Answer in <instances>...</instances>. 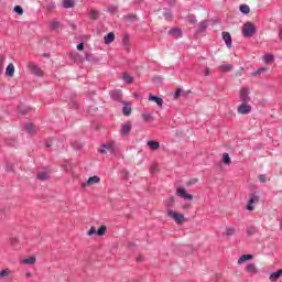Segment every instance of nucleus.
<instances>
[{
	"label": "nucleus",
	"instance_id": "obj_1",
	"mask_svg": "<svg viewBox=\"0 0 282 282\" xmlns=\"http://www.w3.org/2000/svg\"><path fill=\"white\" fill-rule=\"evenodd\" d=\"M167 217L174 219L176 224H184V221H186V219L184 218V214L175 212L173 209H167Z\"/></svg>",
	"mask_w": 282,
	"mask_h": 282
},
{
	"label": "nucleus",
	"instance_id": "obj_2",
	"mask_svg": "<svg viewBox=\"0 0 282 282\" xmlns=\"http://www.w3.org/2000/svg\"><path fill=\"white\" fill-rule=\"evenodd\" d=\"M254 32H257V28L254 26V24L247 22L243 26H242V34L243 36H246L247 39H250L251 36H254Z\"/></svg>",
	"mask_w": 282,
	"mask_h": 282
},
{
	"label": "nucleus",
	"instance_id": "obj_3",
	"mask_svg": "<svg viewBox=\"0 0 282 282\" xmlns=\"http://www.w3.org/2000/svg\"><path fill=\"white\" fill-rule=\"evenodd\" d=\"M107 232V226H101L98 230H96V227H91L88 231L87 235L88 237H91V235H97L98 237H102Z\"/></svg>",
	"mask_w": 282,
	"mask_h": 282
},
{
	"label": "nucleus",
	"instance_id": "obj_4",
	"mask_svg": "<svg viewBox=\"0 0 282 282\" xmlns=\"http://www.w3.org/2000/svg\"><path fill=\"white\" fill-rule=\"evenodd\" d=\"M250 111H252V106H250L248 104H241L237 108V112L240 116H248V113H250Z\"/></svg>",
	"mask_w": 282,
	"mask_h": 282
},
{
	"label": "nucleus",
	"instance_id": "obj_5",
	"mask_svg": "<svg viewBox=\"0 0 282 282\" xmlns=\"http://www.w3.org/2000/svg\"><path fill=\"white\" fill-rule=\"evenodd\" d=\"M28 68L30 69L31 74H34L35 76H43V70L36 65L35 63L30 62L28 64Z\"/></svg>",
	"mask_w": 282,
	"mask_h": 282
},
{
	"label": "nucleus",
	"instance_id": "obj_6",
	"mask_svg": "<svg viewBox=\"0 0 282 282\" xmlns=\"http://www.w3.org/2000/svg\"><path fill=\"white\" fill-rule=\"evenodd\" d=\"M176 195H177L178 197H182L183 199H188V200H192V199H193V195H192V194H187V193H186V188H184V187H178V188L176 189Z\"/></svg>",
	"mask_w": 282,
	"mask_h": 282
},
{
	"label": "nucleus",
	"instance_id": "obj_7",
	"mask_svg": "<svg viewBox=\"0 0 282 282\" xmlns=\"http://www.w3.org/2000/svg\"><path fill=\"white\" fill-rule=\"evenodd\" d=\"M240 100H241V104L250 102L251 98H250V95H248V88L240 89Z\"/></svg>",
	"mask_w": 282,
	"mask_h": 282
},
{
	"label": "nucleus",
	"instance_id": "obj_8",
	"mask_svg": "<svg viewBox=\"0 0 282 282\" xmlns=\"http://www.w3.org/2000/svg\"><path fill=\"white\" fill-rule=\"evenodd\" d=\"M99 153H113V142H107L106 144L101 145Z\"/></svg>",
	"mask_w": 282,
	"mask_h": 282
},
{
	"label": "nucleus",
	"instance_id": "obj_9",
	"mask_svg": "<svg viewBox=\"0 0 282 282\" xmlns=\"http://www.w3.org/2000/svg\"><path fill=\"white\" fill-rule=\"evenodd\" d=\"M254 204H259V197L252 194L247 205V210H254Z\"/></svg>",
	"mask_w": 282,
	"mask_h": 282
},
{
	"label": "nucleus",
	"instance_id": "obj_10",
	"mask_svg": "<svg viewBox=\"0 0 282 282\" xmlns=\"http://www.w3.org/2000/svg\"><path fill=\"white\" fill-rule=\"evenodd\" d=\"M99 182H100V177L91 176L88 178L86 183L82 184V187L85 188V186H94V184H98Z\"/></svg>",
	"mask_w": 282,
	"mask_h": 282
},
{
	"label": "nucleus",
	"instance_id": "obj_11",
	"mask_svg": "<svg viewBox=\"0 0 282 282\" xmlns=\"http://www.w3.org/2000/svg\"><path fill=\"white\" fill-rule=\"evenodd\" d=\"M131 129H132V126H131L130 121L123 123L121 126V134L122 135H129V133H131Z\"/></svg>",
	"mask_w": 282,
	"mask_h": 282
},
{
	"label": "nucleus",
	"instance_id": "obj_12",
	"mask_svg": "<svg viewBox=\"0 0 282 282\" xmlns=\"http://www.w3.org/2000/svg\"><path fill=\"white\" fill-rule=\"evenodd\" d=\"M223 40L225 41L227 47H232V36L228 32H223Z\"/></svg>",
	"mask_w": 282,
	"mask_h": 282
},
{
	"label": "nucleus",
	"instance_id": "obj_13",
	"mask_svg": "<svg viewBox=\"0 0 282 282\" xmlns=\"http://www.w3.org/2000/svg\"><path fill=\"white\" fill-rule=\"evenodd\" d=\"M20 263L23 265H34L36 263V257L31 256L30 258L20 260Z\"/></svg>",
	"mask_w": 282,
	"mask_h": 282
},
{
	"label": "nucleus",
	"instance_id": "obj_14",
	"mask_svg": "<svg viewBox=\"0 0 282 282\" xmlns=\"http://www.w3.org/2000/svg\"><path fill=\"white\" fill-rule=\"evenodd\" d=\"M149 100H150L151 102H156V105H158L159 107H162V105H164V100H163L161 97L153 96V95H151V94H150V96H149Z\"/></svg>",
	"mask_w": 282,
	"mask_h": 282
},
{
	"label": "nucleus",
	"instance_id": "obj_15",
	"mask_svg": "<svg viewBox=\"0 0 282 282\" xmlns=\"http://www.w3.org/2000/svg\"><path fill=\"white\" fill-rule=\"evenodd\" d=\"M281 275H282V269L271 273L270 276H269V280L272 281V282L279 281V279H281Z\"/></svg>",
	"mask_w": 282,
	"mask_h": 282
},
{
	"label": "nucleus",
	"instance_id": "obj_16",
	"mask_svg": "<svg viewBox=\"0 0 282 282\" xmlns=\"http://www.w3.org/2000/svg\"><path fill=\"white\" fill-rule=\"evenodd\" d=\"M113 41H116V34H113V32L108 33L107 36H105L104 39V43H106V45H109V43H113Z\"/></svg>",
	"mask_w": 282,
	"mask_h": 282
},
{
	"label": "nucleus",
	"instance_id": "obj_17",
	"mask_svg": "<svg viewBox=\"0 0 282 282\" xmlns=\"http://www.w3.org/2000/svg\"><path fill=\"white\" fill-rule=\"evenodd\" d=\"M246 271H247L249 274H257V272H259V269H257V265L250 263V264H247Z\"/></svg>",
	"mask_w": 282,
	"mask_h": 282
},
{
	"label": "nucleus",
	"instance_id": "obj_18",
	"mask_svg": "<svg viewBox=\"0 0 282 282\" xmlns=\"http://www.w3.org/2000/svg\"><path fill=\"white\" fill-rule=\"evenodd\" d=\"M251 259H254V256L252 254H243L238 259V263H246V261H251Z\"/></svg>",
	"mask_w": 282,
	"mask_h": 282
},
{
	"label": "nucleus",
	"instance_id": "obj_19",
	"mask_svg": "<svg viewBox=\"0 0 282 282\" xmlns=\"http://www.w3.org/2000/svg\"><path fill=\"white\" fill-rule=\"evenodd\" d=\"M6 74L9 76V78H12L14 76V64H9L6 68Z\"/></svg>",
	"mask_w": 282,
	"mask_h": 282
},
{
	"label": "nucleus",
	"instance_id": "obj_20",
	"mask_svg": "<svg viewBox=\"0 0 282 282\" xmlns=\"http://www.w3.org/2000/svg\"><path fill=\"white\" fill-rule=\"evenodd\" d=\"M262 61L267 65H270V63L274 62V55L273 54H267V55L263 56Z\"/></svg>",
	"mask_w": 282,
	"mask_h": 282
},
{
	"label": "nucleus",
	"instance_id": "obj_21",
	"mask_svg": "<svg viewBox=\"0 0 282 282\" xmlns=\"http://www.w3.org/2000/svg\"><path fill=\"white\" fill-rule=\"evenodd\" d=\"M148 147H150V149L152 151H158V149H160V142H158V141H148Z\"/></svg>",
	"mask_w": 282,
	"mask_h": 282
},
{
	"label": "nucleus",
	"instance_id": "obj_22",
	"mask_svg": "<svg viewBox=\"0 0 282 282\" xmlns=\"http://www.w3.org/2000/svg\"><path fill=\"white\" fill-rule=\"evenodd\" d=\"M124 83H127L128 85H131V83H133V77L127 73H123V76H122Z\"/></svg>",
	"mask_w": 282,
	"mask_h": 282
},
{
	"label": "nucleus",
	"instance_id": "obj_23",
	"mask_svg": "<svg viewBox=\"0 0 282 282\" xmlns=\"http://www.w3.org/2000/svg\"><path fill=\"white\" fill-rule=\"evenodd\" d=\"M25 130L28 131V133H30L31 135H34V133H36V130L34 129V126L32 123H28L25 126Z\"/></svg>",
	"mask_w": 282,
	"mask_h": 282
},
{
	"label": "nucleus",
	"instance_id": "obj_24",
	"mask_svg": "<svg viewBox=\"0 0 282 282\" xmlns=\"http://www.w3.org/2000/svg\"><path fill=\"white\" fill-rule=\"evenodd\" d=\"M74 6H75V2H74V0H64L63 1V8H74Z\"/></svg>",
	"mask_w": 282,
	"mask_h": 282
},
{
	"label": "nucleus",
	"instance_id": "obj_25",
	"mask_svg": "<svg viewBox=\"0 0 282 282\" xmlns=\"http://www.w3.org/2000/svg\"><path fill=\"white\" fill-rule=\"evenodd\" d=\"M50 28L51 30H58V28H61V22L53 20L50 22Z\"/></svg>",
	"mask_w": 282,
	"mask_h": 282
},
{
	"label": "nucleus",
	"instance_id": "obj_26",
	"mask_svg": "<svg viewBox=\"0 0 282 282\" xmlns=\"http://www.w3.org/2000/svg\"><path fill=\"white\" fill-rule=\"evenodd\" d=\"M206 28H208V22L203 21L198 24V32H206Z\"/></svg>",
	"mask_w": 282,
	"mask_h": 282
},
{
	"label": "nucleus",
	"instance_id": "obj_27",
	"mask_svg": "<svg viewBox=\"0 0 282 282\" xmlns=\"http://www.w3.org/2000/svg\"><path fill=\"white\" fill-rule=\"evenodd\" d=\"M223 162H224V164H231V162H232V160L230 159V154H228V153H224L223 154Z\"/></svg>",
	"mask_w": 282,
	"mask_h": 282
},
{
	"label": "nucleus",
	"instance_id": "obj_28",
	"mask_svg": "<svg viewBox=\"0 0 282 282\" xmlns=\"http://www.w3.org/2000/svg\"><path fill=\"white\" fill-rule=\"evenodd\" d=\"M50 174H47V172H40L37 174V178H40L42 182H45V180H48Z\"/></svg>",
	"mask_w": 282,
	"mask_h": 282
},
{
	"label": "nucleus",
	"instance_id": "obj_29",
	"mask_svg": "<svg viewBox=\"0 0 282 282\" xmlns=\"http://www.w3.org/2000/svg\"><path fill=\"white\" fill-rule=\"evenodd\" d=\"M235 232H236L235 227H226L225 229V235H227V237H232Z\"/></svg>",
	"mask_w": 282,
	"mask_h": 282
},
{
	"label": "nucleus",
	"instance_id": "obj_30",
	"mask_svg": "<svg viewBox=\"0 0 282 282\" xmlns=\"http://www.w3.org/2000/svg\"><path fill=\"white\" fill-rule=\"evenodd\" d=\"M240 12H242L243 14H250V7L248 4H241Z\"/></svg>",
	"mask_w": 282,
	"mask_h": 282
},
{
	"label": "nucleus",
	"instance_id": "obj_31",
	"mask_svg": "<svg viewBox=\"0 0 282 282\" xmlns=\"http://www.w3.org/2000/svg\"><path fill=\"white\" fill-rule=\"evenodd\" d=\"M123 116H131V107L127 106V102H123Z\"/></svg>",
	"mask_w": 282,
	"mask_h": 282
},
{
	"label": "nucleus",
	"instance_id": "obj_32",
	"mask_svg": "<svg viewBox=\"0 0 282 282\" xmlns=\"http://www.w3.org/2000/svg\"><path fill=\"white\" fill-rule=\"evenodd\" d=\"M7 276H10V269L0 271V279H6Z\"/></svg>",
	"mask_w": 282,
	"mask_h": 282
},
{
	"label": "nucleus",
	"instance_id": "obj_33",
	"mask_svg": "<svg viewBox=\"0 0 282 282\" xmlns=\"http://www.w3.org/2000/svg\"><path fill=\"white\" fill-rule=\"evenodd\" d=\"M221 72H230L232 69V65L230 64H224L220 66Z\"/></svg>",
	"mask_w": 282,
	"mask_h": 282
},
{
	"label": "nucleus",
	"instance_id": "obj_34",
	"mask_svg": "<svg viewBox=\"0 0 282 282\" xmlns=\"http://www.w3.org/2000/svg\"><path fill=\"white\" fill-rule=\"evenodd\" d=\"M19 111H20V113H22V116H25V113L30 112V108L24 107V106H20Z\"/></svg>",
	"mask_w": 282,
	"mask_h": 282
},
{
	"label": "nucleus",
	"instance_id": "obj_35",
	"mask_svg": "<svg viewBox=\"0 0 282 282\" xmlns=\"http://www.w3.org/2000/svg\"><path fill=\"white\" fill-rule=\"evenodd\" d=\"M47 10H50V12H54V10H56V3L50 2L47 4Z\"/></svg>",
	"mask_w": 282,
	"mask_h": 282
},
{
	"label": "nucleus",
	"instance_id": "obj_36",
	"mask_svg": "<svg viewBox=\"0 0 282 282\" xmlns=\"http://www.w3.org/2000/svg\"><path fill=\"white\" fill-rule=\"evenodd\" d=\"M90 19H93L94 21H96V19H98V11L91 10V11H90Z\"/></svg>",
	"mask_w": 282,
	"mask_h": 282
},
{
	"label": "nucleus",
	"instance_id": "obj_37",
	"mask_svg": "<svg viewBox=\"0 0 282 282\" xmlns=\"http://www.w3.org/2000/svg\"><path fill=\"white\" fill-rule=\"evenodd\" d=\"M13 10L17 12V14H23V8H21V6H15Z\"/></svg>",
	"mask_w": 282,
	"mask_h": 282
},
{
	"label": "nucleus",
	"instance_id": "obj_38",
	"mask_svg": "<svg viewBox=\"0 0 282 282\" xmlns=\"http://www.w3.org/2000/svg\"><path fill=\"white\" fill-rule=\"evenodd\" d=\"M187 22L189 25H195V23H197V19H195V17H189L187 18Z\"/></svg>",
	"mask_w": 282,
	"mask_h": 282
},
{
	"label": "nucleus",
	"instance_id": "obj_39",
	"mask_svg": "<svg viewBox=\"0 0 282 282\" xmlns=\"http://www.w3.org/2000/svg\"><path fill=\"white\" fill-rule=\"evenodd\" d=\"M197 182H198L197 178H192V180L186 182V186H193V185L197 184Z\"/></svg>",
	"mask_w": 282,
	"mask_h": 282
},
{
	"label": "nucleus",
	"instance_id": "obj_40",
	"mask_svg": "<svg viewBox=\"0 0 282 282\" xmlns=\"http://www.w3.org/2000/svg\"><path fill=\"white\" fill-rule=\"evenodd\" d=\"M3 63H6V57L0 56V74L3 72Z\"/></svg>",
	"mask_w": 282,
	"mask_h": 282
},
{
	"label": "nucleus",
	"instance_id": "obj_41",
	"mask_svg": "<svg viewBox=\"0 0 282 282\" xmlns=\"http://www.w3.org/2000/svg\"><path fill=\"white\" fill-rule=\"evenodd\" d=\"M263 72H268V68L262 67V68L257 69L256 73L253 74V76H257L259 74H263Z\"/></svg>",
	"mask_w": 282,
	"mask_h": 282
},
{
	"label": "nucleus",
	"instance_id": "obj_42",
	"mask_svg": "<svg viewBox=\"0 0 282 282\" xmlns=\"http://www.w3.org/2000/svg\"><path fill=\"white\" fill-rule=\"evenodd\" d=\"M173 204H175V198L174 197H170L166 199V206H173Z\"/></svg>",
	"mask_w": 282,
	"mask_h": 282
},
{
	"label": "nucleus",
	"instance_id": "obj_43",
	"mask_svg": "<svg viewBox=\"0 0 282 282\" xmlns=\"http://www.w3.org/2000/svg\"><path fill=\"white\" fill-rule=\"evenodd\" d=\"M181 94H182V88H178V89L175 91V94H174V99L177 100V98H180Z\"/></svg>",
	"mask_w": 282,
	"mask_h": 282
},
{
	"label": "nucleus",
	"instance_id": "obj_44",
	"mask_svg": "<svg viewBox=\"0 0 282 282\" xmlns=\"http://www.w3.org/2000/svg\"><path fill=\"white\" fill-rule=\"evenodd\" d=\"M259 182H261V184H265V182H267L265 175H263V174L259 175Z\"/></svg>",
	"mask_w": 282,
	"mask_h": 282
},
{
	"label": "nucleus",
	"instance_id": "obj_45",
	"mask_svg": "<svg viewBox=\"0 0 282 282\" xmlns=\"http://www.w3.org/2000/svg\"><path fill=\"white\" fill-rule=\"evenodd\" d=\"M77 50H78L79 52H83V50H85V44H84V43L78 44V45H77Z\"/></svg>",
	"mask_w": 282,
	"mask_h": 282
},
{
	"label": "nucleus",
	"instance_id": "obj_46",
	"mask_svg": "<svg viewBox=\"0 0 282 282\" xmlns=\"http://www.w3.org/2000/svg\"><path fill=\"white\" fill-rule=\"evenodd\" d=\"M171 34H181V31H180V29H173L171 31Z\"/></svg>",
	"mask_w": 282,
	"mask_h": 282
},
{
	"label": "nucleus",
	"instance_id": "obj_47",
	"mask_svg": "<svg viewBox=\"0 0 282 282\" xmlns=\"http://www.w3.org/2000/svg\"><path fill=\"white\" fill-rule=\"evenodd\" d=\"M164 18L167 19V20H169V19H173V14H172V13H165V14H164Z\"/></svg>",
	"mask_w": 282,
	"mask_h": 282
},
{
	"label": "nucleus",
	"instance_id": "obj_48",
	"mask_svg": "<svg viewBox=\"0 0 282 282\" xmlns=\"http://www.w3.org/2000/svg\"><path fill=\"white\" fill-rule=\"evenodd\" d=\"M142 118H143L144 120H151V115H142Z\"/></svg>",
	"mask_w": 282,
	"mask_h": 282
},
{
	"label": "nucleus",
	"instance_id": "obj_49",
	"mask_svg": "<svg viewBox=\"0 0 282 282\" xmlns=\"http://www.w3.org/2000/svg\"><path fill=\"white\" fill-rule=\"evenodd\" d=\"M204 74L205 76H210V68H206Z\"/></svg>",
	"mask_w": 282,
	"mask_h": 282
},
{
	"label": "nucleus",
	"instance_id": "obj_50",
	"mask_svg": "<svg viewBox=\"0 0 282 282\" xmlns=\"http://www.w3.org/2000/svg\"><path fill=\"white\" fill-rule=\"evenodd\" d=\"M188 208H191V205H189V204L183 205V209H184V210H188Z\"/></svg>",
	"mask_w": 282,
	"mask_h": 282
},
{
	"label": "nucleus",
	"instance_id": "obj_51",
	"mask_svg": "<svg viewBox=\"0 0 282 282\" xmlns=\"http://www.w3.org/2000/svg\"><path fill=\"white\" fill-rule=\"evenodd\" d=\"M279 39H281V41H282V29L279 32Z\"/></svg>",
	"mask_w": 282,
	"mask_h": 282
},
{
	"label": "nucleus",
	"instance_id": "obj_52",
	"mask_svg": "<svg viewBox=\"0 0 282 282\" xmlns=\"http://www.w3.org/2000/svg\"><path fill=\"white\" fill-rule=\"evenodd\" d=\"M25 276L30 278V276H32V273L31 272H26Z\"/></svg>",
	"mask_w": 282,
	"mask_h": 282
},
{
	"label": "nucleus",
	"instance_id": "obj_53",
	"mask_svg": "<svg viewBox=\"0 0 282 282\" xmlns=\"http://www.w3.org/2000/svg\"><path fill=\"white\" fill-rule=\"evenodd\" d=\"M46 147H52V144L47 143Z\"/></svg>",
	"mask_w": 282,
	"mask_h": 282
}]
</instances>
